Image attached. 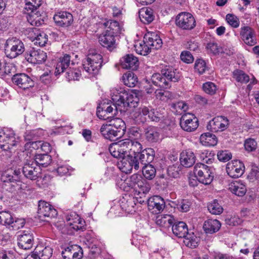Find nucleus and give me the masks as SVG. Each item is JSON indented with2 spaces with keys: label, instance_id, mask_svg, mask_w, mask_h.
Segmentation results:
<instances>
[{
  "label": "nucleus",
  "instance_id": "nucleus-1",
  "mask_svg": "<svg viewBox=\"0 0 259 259\" xmlns=\"http://www.w3.org/2000/svg\"><path fill=\"white\" fill-rule=\"evenodd\" d=\"M142 147L135 150L130 156L121 159L118 162L119 168L123 172L130 173L133 168L136 170L144 165L150 164L154 160L155 151L152 148H146L142 150Z\"/></svg>",
  "mask_w": 259,
  "mask_h": 259
},
{
  "label": "nucleus",
  "instance_id": "nucleus-2",
  "mask_svg": "<svg viewBox=\"0 0 259 259\" xmlns=\"http://www.w3.org/2000/svg\"><path fill=\"white\" fill-rule=\"evenodd\" d=\"M111 99L116 111L125 112L129 107H135L142 96L141 92L137 90L126 91L121 88H114L111 91Z\"/></svg>",
  "mask_w": 259,
  "mask_h": 259
},
{
  "label": "nucleus",
  "instance_id": "nucleus-3",
  "mask_svg": "<svg viewBox=\"0 0 259 259\" xmlns=\"http://www.w3.org/2000/svg\"><path fill=\"white\" fill-rule=\"evenodd\" d=\"M142 147V145L137 141H133L130 139H124L118 142L111 144L109 151L115 158L122 159L126 157L130 156Z\"/></svg>",
  "mask_w": 259,
  "mask_h": 259
},
{
  "label": "nucleus",
  "instance_id": "nucleus-4",
  "mask_svg": "<svg viewBox=\"0 0 259 259\" xmlns=\"http://www.w3.org/2000/svg\"><path fill=\"white\" fill-rule=\"evenodd\" d=\"M102 56L95 52L90 53L83 62V71L93 75L97 74L102 66Z\"/></svg>",
  "mask_w": 259,
  "mask_h": 259
},
{
  "label": "nucleus",
  "instance_id": "nucleus-5",
  "mask_svg": "<svg viewBox=\"0 0 259 259\" xmlns=\"http://www.w3.org/2000/svg\"><path fill=\"white\" fill-rule=\"evenodd\" d=\"M19 143L15 137L14 132L10 128L0 130V148L4 151L12 153L13 148Z\"/></svg>",
  "mask_w": 259,
  "mask_h": 259
},
{
  "label": "nucleus",
  "instance_id": "nucleus-6",
  "mask_svg": "<svg viewBox=\"0 0 259 259\" xmlns=\"http://www.w3.org/2000/svg\"><path fill=\"white\" fill-rule=\"evenodd\" d=\"M25 51V47L21 40L12 37L7 40L5 45V53L10 59L17 57Z\"/></svg>",
  "mask_w": 259,
  "mask_h": 259
},
{
  "label": "nucleus",
  "instance_id": "nucleus-7",
  "mask_svg": "<svg viewBox=\"0 0 259 259\" xmlns=\"http://www.w3.org/2000/svg\"><path fill=\"white\" fill-rule=\"evenodd\" d=\"M194 174L198 181L204 185L211 183L213 176L209 166L202 163H197L194 167Z\"/></svg>",
  "mask_w": 259,
  "mask_h": 259
},
{
  "label": "nucleus",
  "instance_id": "nucleus-8",
  "mask_svg": "<svg viewBox=\"0 0 259 259\" xmlns=\"http://www.w3.org/2000/svg\"><path fill=\"white\" fill-rule=\"evenodd\" d=\"M25 178L31 181H35L41 177V169L34 161L26 162L22 168Z\"/></svg>",
  "mask_w": 259,
  "mask_h": 259
},
{
  "label": "nucleus",
  "instance_id": "nucleus-9",
  "mask_svg": "<svg viewBox=\"0 0 259 259\" xmlns=\"http://www.w3.org/2000/svg\"><path fill=\"white\" fill-rule=\"evenodd\" d=\"M176 24L183 30H191L195 27L196 21L191 14L181 12L176 17Z\"/></svg>",
  "mask_w": 259,
  "mask_h": 259
},
{
  "label": "nucleus",
  "instance_id": "nucleus-10",
  "mask_svg": "<svg viewBox=\"0 0 259 259\" xmlns=\"http://www.w3.org/2000/svg\"><path fill=\"white\" fill-rule=\"evenodd\" d=\"M129 187L134 188L138 191L139 193L145 194L148 193L150 189V185L147 181L143 179L140 175L137 174L133 175L130 178Z\"/></svg>",
  "mask_w": 259,
  "mask_h": 259
},
{
  "label": "nucleus",
  "instance_id": "nucleus-11",
  "mask_svg": "<svg viewBox=\"0 0 259 259\" xmlns=\"http://www.w3.org/2000/svg\"><path fill=\"white\" fill-rule=\"evenodd\" d=\"M20 174L19 170L10 169L3 173L1 179L4 183L9 184V186H12L14 189H19L21 185L19 177Z\"/></svg>",
  "mask_w": 259,
  "mask_h": 259
},
{
  "label": "nucleus",
  "instance_id": "nucleus-12",
  "mask_svg": "<svg viewBox=\"0 0 259 259\" xmlns=\"http://www.w3.org/2000/svg\"><path fill=\"white\" fill-rule=\"evenodd\" d=\"M180 124L184 131L191 132L198 127V120L194 114L187 113L182 116Z\"/></svg>",
  "mask_w": 259,
  "mask_h": 259
},
{
  "label": "nucleus",
  "instance_id": "nucleus-13",
  "mask_svg": "<svg viewBox=\"0 0 259 259\" xmlns=\"http://www.w3.org/2000/svg\"><path fill=\"white\" fill-rule=\"evenodd\" d=\"M57 214V210L50 203L45 201H39L38 205L37 216L41 221L46 218H53Z\"/></svg>",
  "mask_w": 259,
  "mask_h": 259
},
{
  "label": "nucleus",
  "instance_id": "nucleus-14",
  "mask_svg": "<svg viewBox=\"0 0 259 259\" xmlns=\"http://www.w3.org/2000/svg\"><path fill=\"white\" fill-rule=\"evenodd\" d=\"M55 24L60 27H68L73 22L72 15L67 11H58L55 13L53 17Z\"/></svg>",
  "mask_w": 259,
  "mask_h": 259
},
{
  "label": "nucleus",
  "instance_id": "nucleus-15",
  "mask_svg": "<svg viewBox=\"0 0 259 259\" xmlns=\"http://www.w3.org/2000/svg\"><path fill=\"white\" fill-rule=\"evenodd\" d=\"M226 171L231 178H239L244 173V164L240 160H232L227 164Z\"/></svg>",
  "mask_w": 259,
  "mask_h": 259
},
{
  "label": "nucleus",
  "instance_id": "nucleus-16",
  "mask_svg": "<svg viewBox=\"0 0 259 259\" xmlns=\"http://www.w3.org/2000/svg\"><path fill=\"white\" fill-rule=\"evenodd\" d=\"M34 243V236L33 232L30 230H24L18 236V245L25 250L32 248Z\"/></svg>",
  "mask_w": 259,
  "mask_h": 259
},
{
  "label": "nucleus",
  "instance_id": "nucleus-17",
  "mask_svg": "<svg viewBox=\"0 0 259 259\" xmlns=\"http://www.w3.org/2000/svg\"><path fill=\"white\" fill-rule=\"evenodd\" d=\"M73 54H65L62 57H60L56 66L55 73L56 75L63 73L66 69L69 68V67L73 66L76 63V61L72 59Z\"/></svg>",
  "mask_w": 259,
  "mask_h": 259
},
{
  "label": "nucleus",
  "instance_id": "nucleus-18",
  "mask_svg": "<svg viewBox=\"0 0 259 259\" xmlns=\"http://www.w3.org/2000/svg\"><path fill=\"white\" fill-rule=\"evenodd\" d=\"M12 79L15 84L23 90L32 88L34 85L33 80L25 73L14 74Z\"/></svg>",
  "mask_w": 259,
  "mask_h": 259
},
{
  "label": "nucleus",
  "instance_id": "nucleus-19",
  "mask_svg": "<svg viewBox=\"0 0 259 259\" xmlns=\"http://www.w3.org/2000/svg\"><path fill=\"white\" fill-rule=\"evenodd\" d=\"M25 58L28 62L37 64L44 62L47 56L46 52L40 49L32 50L25 53Z\"/></svg>",
  "mask_w": 259,
  "mask_h": 259
},
{
  "label": "nucleus",
  "instance_id": "nucleus-20",
  "mask_svg": "<svg viewBox=\"0 0 259 259\" xmlns=\"http://www.w3.org/2000/svg\"><path fill=\"white\" fill-rule=\"evenodd\" d=\"M229 125V120L224 116H219L209 121L207 127L212 132L224 131Z\"/></svg>",
  "mask_w": 259,
  "mask_h": 259
},
{
  "label": "nucleus",
  "instance_id": "nucleus-21",
  "mask_svg": "<svg viewBox=\"0 0 259 259\" xmlns=\"http://www.w3.org/2000/svg\"><path fill=\"white\" fill-rule=\"evenodd\" d=\"M240 35L242 40L248 46H253L256 43L255 31L249 26L241 27Z\"/></svg>",
  "mask_w": 259,
  "mask_h": 259
},
{
  "label": "nucleus",
  "instance_id": "nucleus-22",
  "mask_svg": "<svg viewBox=\"0 0 259 259\" xmlns=\"http://www.w3.org/2000/svg\"><path fill=\"white\" fill-rule=\"evenodd\" d=\"M148 209L153 213H159L165 207L164 199L159 196H154L147 201Z\"/></svg>",
  "mask_w": 259,
  "mask_h": 259
},
{
  "label": "nucleus",
  "instance_id": "nucleus-23",
  "mask_svg": "<svg viewBox=\"0 0 259 259\" xmlns=\"http://www.w3.org/2000/svg\"><path fill=\"white\" fill-rule=\"evenodd\" d=\"M66 220L67 225H69L71 229L76 231L83 230L85 222L75 212H72L67 214L66 217Z\"/></svg>",
  "mask_w": 259,
  "mask_h": 259
},
{
  "label": "nucleus",
  "instance_id": "nucleus-24",
  "mask_svg": "<svg viewBox=\"0 0 259 259\" xmlns=\"http://www.w3.org/2000/svg\"><path fill=\"white\" fill-rule=\"evenodd\" d=\"M115 36L111 33L105 31L99 36V42L102 46L111 51L116 47Z\"/></svg>",
  "mask_w": 259,
  "mask_h": 259
},
{
  "label": "nucleus",
  "instance_id": "nucleus-25",
  "mask_svg": "<svg viewBox=\"0 0 259 259\" xmlns=\"http://www.w3.org/2000/svg\"><path fill=\"white\" fill-rule=\"evenodd\" d=\"M144 38L150 48V50L151 49L157 50L162 46V40L155 32H148L145 35Z\"/></svg>",
  "mask_w": 259,
  "mask_h": 259
},
{
  "label": "nucleus",
  "instance_id": "nucleus-26",
  "mask_svg": "<svg viewBox=\"0 0 259 259\" xmlns=\"http://www.w3.org/2000/svg\"><path fill=\"white\" fill-rule=\"evenodd\" d=\"M100 133L104 138L114 141L121 137V133L115 131L108 123L103 124L100 128Z\"/></svg>",
  "mask_w": 259,
  "mask_h": 259
},
{
  "label": "nucleus",
  "instance_id": "nucleus-27",
  "mask_svg": "<svg viewBox=\"0 0 259 259\" xmlns=\"http://www.w3.org/2000/svg\"><path fill=\"white\" fill-rule=\"evenodd\" d=\"M120 64L124 69L136 70L139 66V61L133 54H127L121 59Z\"/></svg>",
  "mask_w": 259,
  "mask_h": 259
},
{
  "label": "nucleus",
  "instance_id": "nucleus-28",
  "mask_svg": "<svg viewBox=\"0 0 259 259\" xmlns=\"http://www.w3.org/2000/svg\"><path fill=\"white\" fill-rule=\"evenodd\" d=\"M136 200L137 199L134 197L125 195L120 200V206L123 210L132 213L135 211Z\"/></svg>",
  "mask_w": 259,
  "mask_h": 259
},
{
  "label": "nucleus",
  "instance_id": "nucleus-29",
  "mask_svg": "<svg viewBox=\"0 0 259 259\" xmlns=\"http://www.w3.org/2000/svg\"><path fill=\"white\" fill-rule=\"evenodd\" d=\"M180 160L182 165L190 167L195 162L196 156L192 151L186 150L181 153Z\"/></svg>",
  "mask_w": 259,
  "mask_h": 259
},
{
  "label": "nucleus",
  "instance_id": "nucleus-30",
  "mask_svg": "<svg viewBox=\"0 0 259 259\" xmlns=\"http://www.w3.org/2000/svg\"><path fill=\"white\" fill-rule=\"evenodd\" d=\"M229 189L232 193L239 197L243 196L247 191L245 185L240 180L232 182Z\"/></svg>",
  "mask_w": 259,
  "mask_h": 259
},
{
  "label": "nucleus",
  "instance_id": "nucleus-31",
  "mask_svg": "<svg viewBox=\"0 0 259 259\" xmlns=\"http://www.w3.org/2000/svg\"><path fill=\"white\" fill-rule=\"evenodd\" d=\"M101 25H103L107 29L105 31L114 35L121 33L122 30V26L117 21L110 20L102 23Z\"/></svg>",
  "mask_w": 259,
  "mask_h": 259
},
{
  "label": "nucleus",
  "instance_id": "nucleus-32",
  "mask_svg": "<svg viewBox=\"0 0 259 259\" xmlns=\"http://www.w3.org/2000/svg\"><path fill=\"white\" fill-rule=\"evenodd\" d=\"M221 227V224L218 220L208 219L204 222L203 228L206 234H213L218 232Z\"/></svg>",
  "mask_w": 259,
  "mask_h": 259
},
{
  "label": "nucleus",
  "instance_id": "nucleus-33",
  "mask_svg": "<svg viewBox=\"0 0 259 259\" xmlns=\"http://www.w3.org/2000/svg\"><path fill=\"white\" fill-rule=\"evenodd\" d=\"M172 231L174 234L179 238H183L189 232L188 226L184 222H174Z\"/></svg>",
  "mask_w": 259,
  "mask_h": 259
},
{
  "label": "nucleus",
  "instance_id": "nucleus-34",
  "mask_svg": "<svg viewBox=\"0 0 259 259\" xmlns=\"http://www.w3.org/2000/svg\"><path fill=\"white\" fill-rule=\"evenodd\" d=\"M146 140L150 143L157 142L159 139V129L155 126H149L144 129Z\"/></svg>",
  "mask_w": 259,
  "mask_h": 259
},
{
  "label": "nucleus",
  "instance_id": "nucleus-35",
  "mask_svg": "<svg viewBox=\"0 0 259 259\" xmlns=\"http://www.w3.org/2000/svg\"><path fill=\"white\" fill-rule=\"evenodd\" d=\"M164 78L167 81H171L174 82L178 81L180 79V75L172 67L166 66L161 71ZM169 83V82H168Z\"/></svg>",
  "mask_w": 259,
  "mask_h": 259
},
{
  "label": "nucleus",
  "instance_id": "nucleus-36",
  "mask_svg": "<svg viewBox=\"0 0 259 259\" xmlns=\"http://www.w3.org/2000/svg\"><path fill=\"white\" fill-rule=\"evenodd\" d=\"M28 22L34 26H40L44 23V17L42 16L39 12H34V10L31 11L27 16Z\"/></svg>",
  "mask_w": 259,
  "mask_h": 259
},
{
  "label": "nucleus",
  "instance_id": "nucleus-37",
  "mask_svg": "<svg viewBox=\"0 0 259 259\" xmlns=\"http://www.w3.org/2000/svg\"><path fill=\"white\" fill-rule=\"evenodd\" d=\"M139 18L141 21L144 24H149L154 19L153 11L150 8H143L139 12Z\"/></svg>",
  "mask_w": 259,
  "mask_h": 259
},
{
  "label": "nucleus",
  "instance_id": "nucleus-38",
  "mask_svg": "<svg viewBox=\"0 0 259 259\" xmlns=\"http://www.w3.org/2000/svg\"><path fill=\"white\" fill-rule=\"evenodd\" d=\"M113 105H109L108 103L106 104L105 102L101 104L97 109V115L98 117L104 120L108 118L109 117H106V114H110L113 112L114 108H115ZM115 110H116V108H115Z\"/></svg>",
  "mask_w": 259,
  "mask_h": 259
},
{
  "label": "nucleus",
  "instance_id": "nucleus-39",
  "mask_svg": "<svg viewBox=\"0 0 259 259\" xmlns=\"http://www.w3.org/2000/svg\"><path fill=\"white\" fill-rule=\"evenodd\" d=\"M174 221V217L168 214L158 215L155 220V223L157 225L165 228H169L171 226Z\"/></svg>",
  "mask_w": 259,
  "mask_h": 259
},
{
  "label": "nucleus",
  "instance_id": "nucleus-40",
  "mask_svg": "<svg viewBox=\"0 0 259 259\" xmlns=\"http://www.w3.org/2000/svg\"><path fill=\"white\" fill-rule=\"evenodd\" d=\"M200 143L205 146H214L218 143L217 137L210 133L203 134L200 137Z\"/></svg>",
  "mask_w": 259,
  "mask_h": 259
},
{
  "label": "nucleus",
  "instance_id": "nucleus-41",
  "mask_svg": "<svg viewBox=\"0 0 259 259\" xmlns=\"http://www.w3.org/2000/svg\"><path fill=\"white\" fill-rule=\"evenodd\" d=\"M35 252L37 253L38 259H49L53 253V249L49 246H37L35 248Z\"/></svg>",
  "mask_w": 259,
  "mask_h": 259
},
{
  "label": "nucleus",
  "instance_id": "nucleus-42",
  "mask_svg": "<svg viewBox=\"0 0 259 259\" xmlns=\"http://www.w3.org/2000/svg\"><path fill=\"white\" fill-rule=\"evenodd\" d=\"M122 80L124 85L133 88L138 82V78L133 72L128 71L123 75Z\"/></svg>",
  "mask_w": 259,
  "mask_h": 259
},
{
  "label": "nucleus",
  "instance_id": "nucleus-43",
  "mask_svg": "<svg viewBox=\"0 0 259 259\" xmlns=\"http://www.w3.org/2000/svg\"><path fill=\"white\" fill-rule=\"evenodd\" d=\"M115 131H119L121 133V136L124 134L126 131L125 123L121 118H115L110 120V123H108Z\"/></svg>",
  "mask_w": 259,
  "mask_h": 259
},
{
  "label": "nucleus",
  "instance_id": "nucleus-44",
  "mask_svg": "<svg viewBox=\"0 0 259 259\" xmlns=\"http://www.w3.org/2000/svg\"><path fill=\"white\" fill-rule=\"evenodd\" d=\"M134 47L136 52L141 55L146 56L150 52V48L145 42L144 38L142 41L136 42Z\"/></svg>",
  "mask_w": 259,
  "mask_h": 259
},
{
  "label": "nucleus",
  "instance_id": "nucleus-45",
  "mask_svg": "<svg viewBox=\"0 0 259 259\" xmlns=\"http://www.w3.org/2000/svg\"><path fill=\"white\" fill-rule=\"evenodd\" d=\"M184 238V243L188 247L195 248L198 245L199 240L194 233L188 232Z\"/></svg>",
  "mask_w": 259,
  "mask_h": 259
},
{
  "label": "nucleus",
  "instance_id": "nucleus-46",
  "mask_svg": "<svg viewBox=\"0 0 259 259\" xmlns=\"http://www.w3.org/2000/svg\"><path fill=\"white\" fill-rule=\"evenodd\" d=\"M151 80L152 83L156 86L164 88H168V82L165 78H164L161 73L153 74L151 77Z\"/></svg>",
  "mask_w": 259,
  "mask_h": 259
},
{
  "label": "nucleus",
  "instance_id": "nucleus-47",
  "mask_svg": "<svg viewBox=\"0 0 259 259\" xmlns=\"http://www.w3.org/2000/svg\"><path fill=\"white\" fill-rule=\"evenodd\" d=\"M233 77L241 83H246L249 81V76L241 70H235L233 72Z\"/></svg>",
  "mask_w": 259,
  "mask_h": 259
},
{
  "label": "nucleus",
  "instance_id": "nucleus-48",
  "mask_svg": "<svg viewBox=\"0 0 259 259\" xmlns=\"http://www.w3.org/2000/svg\"><path fill=\"white\" fill-rule=\"evenodd\" d=\"M208 210L212 214H220L223 211L222 206L218 202L217 200H213L209 203L207 205Z\"/></svg>",
  "mask_w": 259,
  "mask_h": 259
},
{
  "label": "nucleus",
  "instance_id": "nucleus-49",
  "mask_svg": "<svg viewBox=\"0 0 259 259\" xmlns=\"http://www.w3.org/2000/svg\"><path fill=\"white\" fill-rule=\"evenodd\" d=\"M142 172L145 178L149 180L153 179L156 175V169L151 164H148L142 167Z\"/></svg>",
  "mask_w": 259,
  "mask_h": 259
},
{
  "label": "nucleus",
  "instance_id": "nucleus-50",
  "mask_svg": "<svg viewBox=\"0 0 259 259\" xmlns=\"http://www.w3.org/2000/svg\"><path fill=\"white\" fill-rule=\"evenodd\" d=\"M51 160L50 156L47 154H44L36 155L34 161L37 163V165L46 167L50 163Z\"/></svg>",
  "mask_w": 259,
  "mask_h": 259
},
{
  "label": "nucleus",
  "instance_id": "nucleus-51",
  "mask_svg": "<svg viewBox=\"0 0 259 259\" xmlns=\"http://www.w3.org/2000/svg\"><path fill=\"white\" fill-rule=\"evenodd\" d=\"M208 67L206 65L205 61L202 59H199L196 60L194 64L195 72L199 74L204 73L208 70Z\"/></svg>",
  "mask_w": 259,
  "mask_h": 259
},
{
  "label": "nucleus",
  "instance_id": "nucleus-52",
  "mask_svg": "<svg viewBox=\"0 0 259 259\" xmlns=\"http://www.w3.org/2000/svg\"><path fill=\"white\" fill-rule=\"evenodd\" d=\"M198 154L200 160L203 162L211 164L214 160L213 155L206 150L199 151Z\"/></svg>",
  "mask_w": 259,
  "mask_h": 259
},
{
  "label": "nucleus",
  "instance_id": "nucleus-53",
  "mask_svg": "<svg viewBox=\"0 0 259 259\" xmlns=\"http://www.w3.org/2000/svg\"><path fill=\"white\" fill-rule=\"evenodd\" d=\"M13 218L12 214L8 211L0 212V224L5 225L8 228Z\"/></svg>",
  "mask_w": 259,
  "mask_h": 259
},
{
  "label": "nucleus",
  "instance_id": "nucleus-54",
  "mask_svg": "<svg viewBox=\"0 0 259 259\" xmlns=\"http://www.w3.org/2000/svg\"><path fill=\"white\" fill-rule=\"evenodd\" d=\"M81 74L80 71L69 67L67 70L66 77L68 81L78 80Z\"/></svg>",
  "mask_w": 259,
  "mask_h": 259
},
{
  "label": "nucleus",
  "instance_id": "nucleus-55",
  "mask_svg": "<svg viewBox=\"0 0 259 259\" xmlns=\"http://www.w3.org/2000/svg\"><path fill=\"white\" fill-rule=\"evenodd\" d=\"M25 223V220L22 218H16L14 219L13 218V220L8 228L10 229L17 230L22 228L24 226Z\"/></svg>",
  "mask_w": 259,
  "mask_h": 259
},
{
  "label": "nucleus",
  "instance_id": "nucleus-56",
  "mask_svg": "<svg viewBox=\"0 0 259 259\" xmlns=\"http://www.w3.org/2000/svg\"><path fill=\"white\" fill-rule=\"evenodd\" d=\"M48 40V35L44 32H41L37 35L33 41L34 44L43 47L45 46Z\"/></svg>",
  "mask_w": 259,
  "mask_h": 259
},
{
  "label": "nucleus",
  "instance_id": "nucleus-57",
  "mask_svg": "<svg viewBox=\"0 0 259 259\" xmlns=\"http://www.w3.org/2000/svg\"><path fill=\"white\" fill-rule=\"evenodd\" d=\"M42 0H26L25 9L27 11L36 10L41 5Z\"/></svg>",
  "mask_w": 259,
  "mask_h": 259
},
{
  "label": "nucleus",
  "instance_id": "nucleus-58",
  "mask_svg": "<svg viewBox=\"0 0 259 259\" xmlns=\"http://www.w3.org/2000/svg\"><path fill=\"white\" fill-rule=\"evenodd\" d=\"M203 90L206 94L213 95L215 93L217 88L214 83L206 82L203 85Z\"/></svg>",
  "mask_w": 259,
  "mask_h": 259
},
{
  "label": "nucleus",
  "instance_id": "nucleus-59",
  "mask_svg": "<svg viewBox=\"0 0 259 259\" xmlns=\"http://www.w3.org/2000/svg\"><path fill=\"white\" fill-rule=\"evenodd\" d=\"M1 70H2V72L6 75H12L16 72V68L14 64L12 63H6Z\"/></svg>",
  "mask_w": 259,
  "mask_h": 259
},
{
  "label": "nucleus",
  "instance_id": "nucleus-60",
  "mask_svg": "<svg viewBox=\"0 0 259 259\" xmlns=\"http://www.w3.org/2000/svg\"><path fill=\"white\" fill-rule=\"evenodd\" d=\"M226 20L228 23L234 28H237L239 26L240 22L238 18L233 14H227Z\"/></svg>",
  "mask_w": 259,
  "mask_h": 259
},
{
  "label": "nucleus",
  "instance_id": "nucleus-61",
  "mask_svg": "<svg viewBox=\"0 0 259 259\" xmlns=\"http://www.w3.org/2000/svg\"><path fill=\"white\" fill-rule=\"evenodd\" d=\"M259 177V167L253 164L251 165V170L248 175V178L251 181Z\"/></svg>",
  "mask_w": 259,
  "mask_h": 259
},
{
  "label": "nucleus",
  "instance_id": "nucleus-62",
  "mask_svg": "<svg viewBox=\"0 0 259 259\" xmlns=\"http://www.w3.org/2000/svg\"><path fill=\"white\" fill-rule=\"evenodd\" d=\"M75 246L76 244L70 245L64 248L62 251V255L64 259H71L73 252L75 251Z\"/></svg>",
  "mask_w": 259,
  "mask_h": 259
},
{
  "label": "nucleus",
  "instance_id": "nucleus-63",
  "mask_svg": "<svg viewBox=\"0 0 259 259\" xmlns=\"http://www.w3.org/2000/svg\"><path fill=\"white\" fill-rule=\"evenodd\" d=\"M190 204L187 200L183 199L178 201L176 204L177 208L182 212H187L189 210Z\"/></svg>",
  "mask_w": 259,
  "mask_h": 259
},
{
  "label": "nucleus",
  "instance_id": "nucleus-64",
  "mask_svg": "<svg viewBox=\"0 0 259 259\" xmlns=\"http://www.w3.org/2000/svg\"><path fill=\"white\" fill-rule=\"evenodd\" d=\"M163 128L170 130L175 125L174 121L167 117H164L159 122Z\"/></svg>",
  "mask_w": 259,
  "mask_h": 259
}]
</instances>
